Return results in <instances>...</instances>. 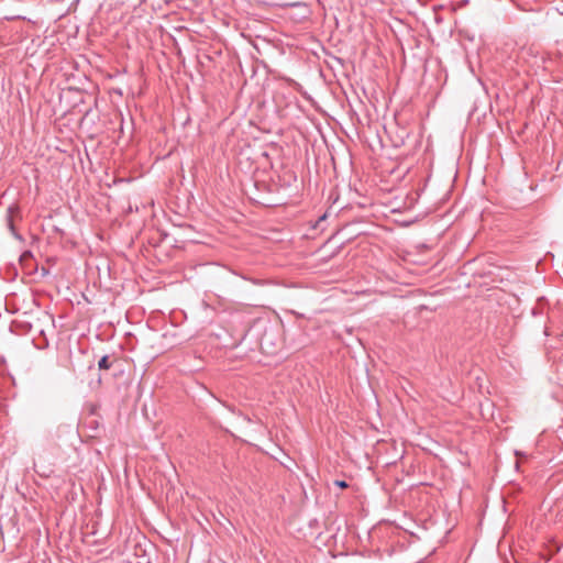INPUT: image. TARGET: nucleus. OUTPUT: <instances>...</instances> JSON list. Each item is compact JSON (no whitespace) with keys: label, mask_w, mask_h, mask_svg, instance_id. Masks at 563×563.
Returning a JSON list of instances; mask_svg holds the SVG:
<instances>
[{"label":"nucleus","mask_w":563,"mask_h":563,"mask_svg":"<svg viewBox=\"0 0 563 563\" xmlns=\"http://www.w3.org/2000/svg\"><path fill=\"white\" fill-rule=\"evenodd\" d=\"M282 345V339L278 331L267 330L261 339V349L266 354H274Z\"/></svg>","instance_id":"nucleus-1"},{"label":"nucleus","mask_w":563,"mask_h":563,"mask_svg":"<svg viewBox=\"0 0 563 563\" xmlns=\"http://www.w3.org/2000/svg\"><path fill=\"white\" fill-rule=\"evenodd\" d=\"M99 368L101 369H108L110 367V364L108 362V356H103L100 361H99Z\"/></svg>","instance_id":"nucleus-2"},{"label":"nucleus","mask_w":563,"mask_h":563,"mask_svg":"<svg viewBox=\"0 0 563 563\" xmlns=\"http://www.w3.org/2000/svg\"><path fill=\"white\" fill-rule=\"evenodd\" d=\"M527 54H529V55H531V56H533V57H537V56L534 55V53H533V48H532V47L523 48V49L521 51V53H520V57H521V58H525V56H526Z\"/></svg>","instance_id":"nucleus-3"},{"label":"nucleus","mask_w":563,"mask_h":563,"mask_svg":"<svg viewBox=\"0 0 563 563\" xmlns=\"http://www.w3.org/2000/svg\"><path fill=\"white\" fill-rule=\"evenodd\" d=\"M333 485L339 488H342V489L349 487V484L345 481H340V479L334 481Z\"/></svg>","instance_id":"nucleus-4"},{"label":"nucleus","mask_w":563,"mask_h":563,"mask_svg":"<svg viewBox=\"0 0 563 563\" xmlns=\"http://www.w3.org/2000/svg\"><path fill=\"white\" fill-rule=\"evenodd\" d=\"M325 217H327L325 214H323V216L319 217V218H318V221L320 222V221L324 220V219H325Z\"/></svg>","instance_id":"nucleus-5"}]
</instances>
